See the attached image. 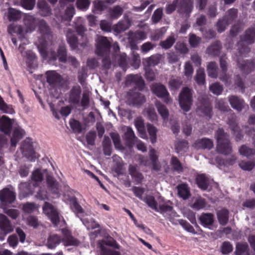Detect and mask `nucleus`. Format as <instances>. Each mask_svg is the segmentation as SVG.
<instances>
[{"mask_svg":"<svg viewBox=\"0 0 255 255\" xmlns=\"http://www.w3.org/2000/svg\"><path fill=\"white\" fill-rule=\"evenodd\" d=\"M82 89L79 85L73 86L69 91L68 95V102L73 105L80 103L81 106L85 108L90 104V95L89 93L84 92L81 98Z\"/></svg>","mask_w":255,"mask_h":255,"instance_id":"f257e3e1","label":"nucleus"},{"mask_svg":"<svg viewBox=\"0 0 255 255\" xmlns=\"http://www.w3.org/2000/svg\"><path fill=\"white\" fill-rule=\"evenodd\" d=\"M45 75L50 94L53 97L58 98L62 86V77L55 71H47Z\"/></svg>","mask_w":255,"mask_h":255,"instance_id":"f03ea898","label":"nucleus"},{"mask_svg":"<svg viewBox=\"0 0 255 255\" xmlns=\"http://www.w3.org/2000/svg\"><path fill=\"white\" fill-rule=\"evenodd\" d=\"M98 246L101 250V255H121L120 252L113 251L106 247V246H108L118 250L121 248L117 242L111 236H108L106 239L99 241Z\"/></svg>","mask_w":255,"mask_h":255,"instance_id":"7ed1b4c3","label":"nucleus"},{"mask_svg":"<svg viewBox=\"0 0 255 255\" xmlns=\"http://www.w3.org/2000/svg\"><path fill=\"white\" fill-rule=\"evenodd\" d=\"M38 31L41 34L39 42L43 48H45L52 39V34L51 29L47 22L44 19H40L37 23Z\"/></svg>","mask_w":255,"mask_h":255,"instance_id":"20e7f679","label":"nucleus"},{"mask_svg":"<svg viewBox=\"0 0 255 255\" xmlns=\"http://www.w3.org/2000/svg\"><path fill=\"white\" fill-rule=\"evenodd\" d=\"M192 102V90L187 87H184L179 95V103L181 108L184 112L189 111Z\"/></svg>","mask_w":255,"mask_h":255,"instance_id":"39448f33","label":"nucleus"},{"mask_svg":"<svg viewBox=\"0 0 255 255\" xmlns=\"http://www.w3.org/2000/svg\"><path fill=\"white\" fill-rule=\"evenodd\" d=\"M136 89H130L127 93V103L129 106L139 107L144 104L146 99L143 94Z\"/></svg>","mask_w":255,"mask_h":255,"instance_id":"423d86ee","label":"nucleus"},{"mask_svg":"<svg viewBox=\"0 0 255 255\" xmlns=\"http://www.w3.org/2000/svg\"><path fill=\"white\" fill-rule=\"evenodd\" d=\"M151 91L157 97L162 99L164 103L168 104L172 101L167 88L163 84L159 83L152 84L151 86Z\"/></svg>","mask_w":255,"mask_h":255,"instance_id":"0eeeda50","label":"nucleus"},{"mask_svg":"<svg viewBox=\"0 0 255 255\" xmlns=\"http://www.w3.org/2000/svg\"><path fill=\"white\" fill-rule=\"evenodd\" d=\"M111 48V43L107 38L101 36L97 41L96 53L98 56L110 55Z\"/></svg>","mask_w":255,"mask_h":255,"instance_id":"6e6552de","label":"nucleus"},{"mask_svg":"<svg viewBox=\"0 0 255 255\" xmlns=\"http://www.w3.org/2000/svg\"><path fill=\"white\" fill-rule=\"evenodd\" d=\"M20 149L23 156L30 161H35L36 159L35 151L31 141L29 139L23 141Z\"/></svg>","mask_w":255,"mask_h":255,"instance_id":"1a4fd4ad","label":"nucleus"},{"mask_svg":"<svg viewBox=\"0 0 255 255\" xmlns=\"http://www.w3.org/2000/svg\"><path fill=\"white\" fill-rule=\"evenodd\" d=\"M50 62H55L58 58L60 62L65 63L67 60V50L64 45L59 46L57 53L54 51H51L49 53H46Z\"/></svg>","mask_w":255,"mask_h":255,"instance_id":"9d476101","label":"nucleus"},{"mask_svg":"<svg viewBox=\"0 0 255 255\" xmlns=\"http://www.w3.org/2000/svg\"><path fill=\"white\" fill-rule=\"evenodd\" d=\"M194 0H181L178 1V12L188 18L193 9Z\"/></svg>","mask_w":255,"mask_h":255,"instance_id":"9b49d317","label":"nucleus"},{"mask_svg":"<svg viewBox=\"0 0 255 255\" xmlns=\"http://www.w3.org/2000/svg\"><path fill=\"white\" fill-rule=\"evenodd\" d=\"M0 230L2 232L0 234V240L1 241L4 240L5 235L10 233L13 230L10 221L2 214H0Z\"/></svg>","mask_w":255,"mask_h":255,"instance_id":"f8f14e48","label":"nucleus"},{"mask_svg":"<svg viewBox=\"0 0 255 255\" xmlns=\"http://www.w3.org/2000/svg\"><path fill=\"white\" fill-rule=\"evenodd\" d=\"M15 193L9 189L5 188L0 191L1 207L12 204L15 200Z\"/></svg>","mask_w":255,"mask_h":255,"instance_id":"ddd939ff","label":"nucleus"},{"mask_svg":"<svg viewBox=\"0 0 255 255\" xmlns=\"http://www.w3.org/2000/svg\"><path fill=\"white\" fill-rule=\"evenodd\" d=\"M63 238H61L62 242L65 246H78L79 241L74 237L71 232L68 230H62Z\"/></svg>","mask_w":255,"mask_h":255,"instance_id":"4468645a","label":"nucleus"},{"mask_svg":"<svg viewBox=\"0 0 255 255\" xmlns=\"http://www.w3.org/2000/svg\"><path fill=\"white\" fill-rule=\"evenodd\" d=\"M238 67L244 74H249L255 68V62L254 60H237Z\"/></svg>","mask_w":255,"mask_h":255,"instance_id":"2eb2a0df","label":"nucleus"},{"mask_svg":"<svg viewBox=\"0 0 255 255\" xmlns=\"http://www.w3.org/2000/svg\"><path fill=\"white\" fill-rule=\"evenodd\" d=\"M127 82L128 84L132 83L135 84V87L133 88L138 89V91H142L145 87V83L142 78L138 75H128L127 77Z\"/></svg>","mask_w":255,"mask_h":255,"instance_id":"dca6fc26","label":"nucleus"},{"mask_svg":"<svg viewBox=\"0 0 255 255\" xmlns=\"http://www.w3.org/2000/svg\"><path fill=\"white\" fill-rule=\"evenodd\" d=\"M128 173L135 184H141L144 176L138 170L136 165L130 164L128 166Z\"/></svg>","mask_w":255,"mask_h":255,"instance_id":"f3484780","label":"nucleus"},{"mask_svg":"<svg viewBox=\"0 0 255 255\" xmlns=\"http://www.w3.org/2000/svg\"><path fill=\"white\" fill-rule=\"evenodd\" d=\"M231 107L239 112H241L245 108V103L242 99L235 95L230 96L228 98Z\"/></svg>","mask_w":255,"mask_h":255,"instance_id":"a211bd4d","label":"nucleus"},{"mask_svg":"<svg viewBox=\"0 0 255 255\" xmlns=\"http://www.w3.org/2000/svg\"><path fill=\"white\" fill-rule=\"evenodd\" d=\"M216 150L218 153L225 155L230 154L233 152L232 144L230 140L227 142L217 143Z\"/></svg>","mask_w":255,"mask_h":255,"instance_id":"6ab92c4d","label":"nucleus"},{"mask_svg":"<svg viewBox=\"0 0 255 255\" xmlns=\"http://www.w3.org/2000/svg\"><path fill=\"white\" fill-rule=\"evenodd\" d=\"M241 41L247 44H251L255 42V28H249L247 29L241 36Z\"/></svg>","mask_w":255,"mask_h":255,"instance_id":"aec40b11","label":"nucleus"},{"mask_svg":"<svg viewBox=\"0 0 255 255\" xmlns=\"http://www.w3.org/2000/svg\"><path fill=\"white\" fill-rule=\"evenodd\" d=\"M23 23L26 27V32H31L35 30L36 19L34 16L29 14L26 15L23 19Z\"/></svg>","mask_w":255,"mask_h":255,"instance_id":"412c9836","label":"nucleus"},{"mask_svg":"<svg viewBox=\"0 0 255 255\" xmlns=\"http://www.w3.org/2000/svg\"><path fill=\"white\" fill-rule=\"evenodd\" d=\"M0 123V130L5 134H9L12 127V122L9 118L3 116Z\"/></svg>","mask_w":255,"mask_h":255,"instance_id":"4be33fe9","label":"nucleus"},{"mask_svg":"<svg viewBox=\"0 0 255 255\" xmlns=\"http://www.w3.org/2000/svg\"><path fill=\"white\" fill-rule=\"evenodd\" d=\"M67 41L72 49L75 50L79 45V41L77 37L75 35L74 31L69 29L66 34Z\"/></svg>","mask_w":255,"mask_h":255,"instance_id":"5701e85b","label":"nucleus"},{"mask_svg":"<svg viewBox=\"0 0 255 255\" xmlns=\"http://www.w3.org/2000/svg\"><path fill=\"white\" fill-rule=\"evenodd\" d=\"M159 209L161 213L171 212L173 209L172 203L169 200L165 201L163 197L160 196L158 199Z\"/></svg>","mask_w":255,"mask_h":255,"instance_id":"b1692460","label":"nucleus"},{"mask_svg":"<svg viewBox=\"0 0 255 255\" xmlns=\"http://www.w3.org/2000/svg\"><path fill=\"white\" fill-rule=\"evenodd\" d=\"M37 7L41 16H48L51 14V9L46 1L39 0L37 3Z\"/></svg>","mask_w":255,"mask_h":255,"instance_id":"393cba45","label":"nucleus"},{"mask_svg":"<svg viewBox=\"0 0 255 255\" xmlns=\"http://www.w3.org/2000/svg\"><path fill=\"white\" fill-rule=\"evenodd\" d=\"M161 57L162 55L159 54L152 55L151 56L146 58L143 63L146 66H154L158 65L160 63Z\"/></svg>","mask_w":255,"mask_h":255,"instance_id":"a878e982","label":"nucleus"},{"mask_svg":"<svg viewBox=\"0 0 255 255\" xmlns=\"http://www.w3.org/2000/svg\"><path fill=\"white\" fill-rule=\"evenodd\" d=\"M46 182L49 190L52 193L57 194L58 193V183L53 177L47 175Z\"/></svg>","mask_w":255,"mask_h":255,"instance_id":"bb28decb","label":"nucleus"},{"mask_svg":"<svg viewBox=\"0 0 255 255\" xmlns=\"http://www.w3.org/2000/svg\"><path fill=\"white\" fill-rule=\"evenodd\" d=\"M135 127L139 132V136L143 138L146 137V133L144 124V121L141 118H137L134 121Z\"/></svg>","mask_w":255,"mask_h":255,"instance_id":"cd10ccee","label":"nucleus"},{"mask_svg":"<svg viewBox=\"0 0 255 255\" xmlns=\"http://www.w3.org/2000/svg\"><path fill=\"white\" fill-rule=\"evenodd\" d=\"M62 242L61 237L56 234L49 236L47 239L46 246L50 249H54Z\"/></svg>","mask_w":255,"mask_h":255,"instance_id":"c85d7f7f","label":"nucleus"},{"mask_svg":"<svg viewBox=\"0 0 255 255\" xmlns=\"http://www.w3.org/2000/svg\"><path fill=\"white\" fill-rule=\"evenodd\" d=\"M217 216L220 224L222 226L226 225L229 220V211L225 208L219 210Z\"/></svg>","mask_w":255,"mask_h":255,"instance_id":"c756f323","label":"nucleus"},{"mask_svg":"<svg viewBox=\"0 0 255 255\" xmlns=\"http://www.w3.org/2000/svg\"><path fill=\"white\" fill-rule=\"evenodd\" d=\"M235 254L236 255H249V248L247 243H237Z\"/></svg>","mask_w":255,"mask_h":255,"instance_id":"7c9ffc66","label":"nucleus"},{"mask_svg":"<svg viewBox=\"0 0 255 255\" xmlns=\"http://www.w3.org/2000/svg\"><path fill=\"white\" fill-rule=\"evenodd\" d=\"M238 16V9L233 8L229 9L223 16L226 20L231 24Z\"/></svg>","mask_w":255,"mask_h":255,"instance_id":"2f4dec72","label":"nucleus"},{"mask_svg":"<svg viewBox=\"0 0 255 255\" xmlns=\"http://www.w3.org/2000/svg\"><path fill=\"white\" fill-rule=\"evenodd\" d=\"M215 136L217 143L227 142L230 140L229 135L223 128H219L216 132Z\"/></svg>","mask_w":255,"mask_h":255,"instance_id":"473e14b6","label":"nucleus"},{"mask_svg":"<svg viewBox=\"0 0 255 255\" xmlns=\"http://www.w3.org/2000/svg\"><path fill=\"white\" fill-rule=\"evenodd\" d=\"M116 59L118 61L119 66L121 67L124 71H126L128 67V58L126 53H123L119 55H117Z\"/></svg>","mask_w":255,"mask_h":255,"instance_id":"72a5a7b5","label":"nucleus"},{"mask_svg":"<svg viewBox=\"0 0 255 255\" xmlns=\"http://www.w3.org/2000/svg\"><path fill=\"white\" fill-rule=\"evenodd\" d=\"M125 137L128 144L132 145L137 141V138L135 136L134 133L130 127H128L125 132Z\"/></svg>","mask_w":255,"mask_h":255,"instance_id":"f704fd0d","label":"nucleus"},{"mask_svg":"<svg viewBox=\"0 0 255 255\" xmlns=\"http://www.w3.org/2000/svg\"><path fill=\"white\" fill-rule=\"evenodd\" d=\"M177 189L178 194L180 197L184 199H187L189 197L190 193L186 184H182L178 185Z\"/></svg>","mask_w":255,"mask_h":255,"instance_id":"c9c22d12","label":"nucleus"},{"mask_svg":"<svg viewBox=\"0 0 255 255\" xmlns=\"http://www.w3.org/2000/svg\"><path fill=\"white\" fill-rule=\"evenodd\" d=\"M155 106L162 119L164 120L167 119L169 116V112L165 106L161 104L159 101H156Z\"/></svg>","mask_w":255,"mask_h":255,"instance_id":"e433bc0d","label":"nucleus"},{"mask_svg":"<svg viewBox=\"0 0 255 255\" xmlns=\"http://www.w3.org/2000/svg\"><path fill=\"white\" fill-rule=\"evenodd\" d=\"M176 41L174 35H170L163 41L160 42V46L163 49H168L170 48Z\"/></svg>","mask_w":255,"mask_h":255,"instance_id":"4c0bfd02","label":"nucleus"},{"mask_svg":"<svg viewBox=\"0 0 255 255\" xmlns=\"http://www.w3.org/2000/svg\"><path fill=\"white\" fill-rule=\"evenodd\" d=\"M75 13V9L74 6L71 4L67 6L65 10L63 15V19L65 21H70L74 14Z\"/></svg>","mask_w":255,"mask_h":255,"instance_id":"58836bf2","label":"nucleus"},{"mask_svg":"<svg viewBox=\"0 0 255 255\" xmlns=\"http://www.w3.org/2000/svg\"><path fill=\"white\" fill-rule=\"evenodd\" d=\"M21 16V12L13 8H10L8 11V18L10 21H16Z\"/></svg>","mask_w":255,"mask_h":255,"instance_id":"ea45409f","label":"nucleus"},{"mask_svg":"<svg viewBox=\"0 0 255 255\" xmlns=\"http://www.w3.org/2000/svg\"><path fill=\"white\" fill-rule=\"evenodd\" d=\"M123 13V9L119 5L114 6L109 10V15L112 19L118 18Z\"/></svg>","mask_w":255,"mask_h":255,"instance_id":"a19ab883","label":"nucleus"},{"mask_svg":"<svg viewBox=\"0 0 255 255\" xmlns=\"http://www.w3.org/2000/svg\"><path fill=\"white\" fill-rule=\"evenodd\" d=\"M26 64L27 66L30 68H34L36 66L35 59L36 56L31 51L26 52Z\"/></svg>","mask_w":255,"mask_h":255,"instance_id":"79ce46f5","label":"nucleus"},{"mask_svg":"<svg viewBox=\"0 0 255 255\" xmlns=\"http://www.w3.org/2000/svg\"><path fill=\"white\" fill-rule=\"evenodd\" d=\"M182 84L180 78H171L169 81V88L171 91H176Z\"/></svg>","mask_w":255,"mask_h":255,"instance_id":"37998d69","label":"nucleus"},{"mask_svg":"<svg viewBox=\"0 0 255 255\" xmlns=\"http://www.w3.org/2000/svg\"><path fill=\"white\" fill-rule=\"evenodd\" d=\"M170 164L172 166L174 170L176 171V172L180 173L183 171L182 165L177 157L173 156L171 157Z\"/></svg>","mask_w":255,"mask_h":255,"instance_id":"c03bdc74","label":"nucleus"},{"mask_svg":"<svg viewBox=\"0 0 255 255\" xmlns=\"http://www.w3.org/2000/svg\"><path fill=\"white\" fill-rule=\"evenodd\" d=\"M147 129L149 135L150 139L152 143H154L156 141V133L157 129L152 125L148 124L147 125Z\"/></svg>","mask_w":255,"mask_h":255,"instance_id":"a18cd8bd","label":"nucleus"},{"mask_svg":"<svg viewBox=\"0 0 255 255\" xmlns=\"http://www.w3.org/2000/svg\"><path fill=\"white\" fill-rule=\"evenodd\" d=\"M196 183L199 187L203 190L207 189V179L205 174L197 175L196 178Z\"/></svg>","mask_w":255,"mask_h":255,"instance_id":"49530a36","label":"nucleus"},{"mask_svg":"<svg viewBox=\"0 0 255 255\" xmlns=\"http://www.w3.org/2000/svg\"><path fill=\"white\" fill-rule=\"evenodd\" d=\"M239 152L241 155L249 157L255 154V149L246 145H243L240 147Z\"/></svg>","mask_w":255,"mask_h":255,"instance_id":"de8ad7c7","label":"nucleus"},{"mask_svg":"<svg viewBox=\"0 0 255 255\" xmlns=\"http://www.w3.org/2000/svg\"><path fill=\"white\" fill-rule=\"evenodd\" d=\"M69 124L74 132L80 133L82 132V125L79 121L72 119L70 121Z\"/></svg>","mask_w":255,"mask_h":255,"instance_id":"09e8293b","label":"nucleus"},{"mask_svg":"<svg viewBox=\"0 0 255 255\" xmlns=\"http://www.w3.org/2000/svg\"><path fill=\"white\" fill-rule=\"evenodd\" d=\"M143 200L147 204V205L149 207H150L151 208H152V209L156 211H158L157 208L158 203L155 200V198L153 196H147Z\"/></svg>","mask_w":255,"mask_h":255,"instance_id":"8fccbe9b","label":"nucleus"},{"mask_svg":"<svg viewBox=\"0 0 255 255\" xmlns=\"http://www.w3.org/2000/svg\"><path fill=\"white\" fill-rule=\"evenodd\" d=\"M227 123L229 125L232 130H237L238 128H239L238 124L237 123L236 116L235 114H231L228 117Z\"/></svg>","mask_w":255,"mask_h":255,"instance_id":"3c124183","label":"nucleus"},{"mask_svg":"<svg viewBox=\"0 0 255 255\" xmlns=\"http://www.w3.org/2000/svg\"><path fill=\"white\" fill-rule=\"evenodd\" d=\"M229 24V23L223 17L219 19L216 23L217 30L219 33L222 32L225 30Z\"/></svg>","mask_w":255,"mask_h":255,"instance_id":"603ef678","label":"nucleus"},{"mask_svg":"<svg viewBox=\"0 0 255 255\" xmlns=\"http://www.w3.org/2000/svg\"><path fill=\"white\" fill-rule=\"evenodd\" d=\"M163 17V10L161 8L156 9L151 16V20L153 23H157L160 21Z\"/></svg>","mask_w":255,"mask_h":255,"instance_id":"864d4df0","label":"nucleus"},{"mask_svg":"<svg viewBox=\"0 0 255 255\" xmlns=\"http://www.w3.org/2000/svg\"><path fill=\"white\" fill-rule=\"evenodd\" d=\"M239 53L241 56H246L250 52V48L243 41H239L238 44Z\"/></svg>","mask_w":255,"mask_h":255,"instance_id":"5fc2aeb1","label":"nucleus"},{"mask_svg":"<svg viewBox=\"0 0 255 255\" xmlns=\"http://www.w3.org/2000/svg\"><path fill=\"white\" fill-rule=\"evenodd\" d=\"M71 208L77 214H82L84 213V211L83 209L78 203L77 199L75 198L71 200Z\"/></svg>","mask_w":255,"mask_h":255,"instance_id":"6e6d98bb","label":"nucleus"},{"mask_svg":"<svg viewBox=\"0 0 255 255\" xmlns=\"http://www.w3.org/2000/svg\"><path fill=\"white\" fill-rule=\"evenodd\" d=\"M201 38L195 34L190 33L189 35V43L191 47H196L200 44Z\"/></svg>","mask_w":255,"mask_h":255,"instance_id":"4d7b16f0","label":"nucleus"},{"mask_svg":"<svg viewBox=\"0 0 255 255\" xmlns=\"http://www.w3.org/2000/svg\"><path fill=\"white\" fill-rule=\"evenodd\" d=\"M188 142L185 140H179L175 145V149L177 153L182 151H186L188 148Z\"/></svg>","mask_w":255,"mask_h":255,"instance_id":"13d9d810","label":"nucleus"},{"mask_svg":"<svg viewBox=\"0 0 255 255\" xmlns=\"http://www.w3.org/2000/svg\"><path fill=\"white\" fill-rule=\"evenodd\" d=\"M221 49V44L220 42H215L213 45H212L210 48H208V50L210 53L213 54L214 55H218L220 52Z\"/></svg>","mask_w":255,"mask_h":255,"instance_id":"bf43d9fd","label":"nucleus"},{"mask_svg":"<svg viewBox=\"0 0 255 255\" xmlns=\"http://www.w3.org/2000/svg\"><path fill=\"white\" fill-rule=\"evenodd\" d=\"M90 3V0H77L76 4L78 9L85 10L89 8Z\"/></svg>","mask_w":255,"mask_h":255,"instance_id":"052dcab7","label":"nucleus"},{"mask_svg":"<svg viewBox=\"0 0 255 255\" xmlns=\"http://www.w3.org/2000/svg\"><path fill=\"white\" fill-rule=\"evenodd\" d=\"M3 212L13 219H16L18 216V211L14 209H8L6 206L1 207Z\"/></svg>","mask_w":255,"mask_h":255,"instance_id":"680f3d73","label":"nucleus"},{"mask_svg":"<svg viewBox=\"0 0 255 255\" xmlns=\"http://www.w3.org/2000/svg\"><path fill=\"white\" fill-rule=\"evenodd\" d=\"M232 229L230 227H227L226 228H223L219 230H218L215 233H211V236L214 239H217L218 237H221V234L224 233L226 235H229L231 233Z\"/></svg>","mask_w":255,"mask_h":255,"instance_id":"e2e57ef3","label":"nucleus"},{"mask_svg":"<svg viewBox=\"0 0 255 255\" xmlns=\"http://www.w3.org/2000/svg\"><path fill=\"white\" fill-rule=\"evenodd\" d=\"M129 27V23L126 21H120L115 27V31L117 32H123Z\"/></svg>","mask_w":255,"mask_h":255,"instance_id":"0e129e2a","label":"nucleus"},{"mask_svg":"<svg viewBox=\"0 0 255 255\" xmlns=\"http://www.w3.org/2000/svg\"><path fill=\"white\" fill-rule=\"evenodd\" d=\"M195 80L199 85H203L205 83V74L203 70H199L197 71Z\"/></svg>","mask_w":255,"mask_h":255,"instance_id":"69168bd1","label":"nucleus"},{"mask_svg":"<svg viewBox=\"0 0 255 255\" xmlns=\"http://www.w3.org/2000/svg\"><path fill=\"white\" fill-rule=\"evenodd\" d=\"M131 191L134 193V195L138 198L140 200H143L142 195L145 192V189L143 187L133 186L131 188Z\"/></svg>","mask_w":255,"mask_h":255,"instance_id":"338daca9","label":"nucleus"},{"mask_svg":"<svg viewBox=\"0 0 255 255\" xmlns=\"http://www.w3.org/2000/svg\"><path fill=\"white\" fill-rule=\"evenodd\" d=\"M110 135L113 140L115 147L119 149L121 148L122 145L119 134L115 132H111Z\"/></svg>","mask_w":255,"mask_h":255,"instance_id":"774afa93","label":"nucleus"}]
</instances>
